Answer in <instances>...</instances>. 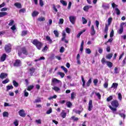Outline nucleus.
I'll return each mask as SVG.
<instances>
[{
  "label": "nucleus",
  "instance_id": "nucleus-43",
  "mask_svg": "<svg viewBox=\"0 0 126 126\" xmlns=\"http://www.w3.org/2000/svg\"><path fill=\"white\" fill-rule=\"evenodd\" d=\"M38 20L40 22H42V21H45V17H41L38 18Z\"/></svg>",
  "mask_w": 126,
  "mask_h": 126
},
{
  "label": "nucleus",
  "instance_id": "nucleus-48",
  "mask_svg": "<svg viewBox=\"0 0 126 126\" xmlns=\"http://www.w3.org/2000/svg\"><path fill=\"white\" fill-rule=\"evenodd\" d=\"M6 88H7V91H8V90H10V89H13V86H12V85L7 86L6 87Z\"/></svg>",
  "mask_w": 126,
  "mask_h": 126
},
{
  "label": "nucleus",
  "instance_id": "nucleus-2",
  "mask_svg": "<svg viewBox=\"0 0 126 126\" xmlns=\"http://www.w3.org/2000/svg\"><path fill=\"white\" fill-rule=\"evenodd\" d=\"M28 55V52L27 50H26V48L25 47L20 48L18 50V56L20 58H22V59H24L26 56Z\"/></svg>",
  "mask_w": 126,
  "mask_h": 126
},
{
  "label": "nucleus",
  "instance_id": "nucleus-58",
  "mask_svg": "<svg viewBox=\"0 0 126 126\" xmlns=\"http://www.w3.org/2000/svg\"><path fill=\"white\" fill-rule=\"evenodd\" d=\"M61 68L63 69L64 72H65L66 73V72H67V69H66V68H65L64 66H61Z\"/></svg>",
  "mask_w": 126,
  "mask_h": 126
},
{
  "label": "nucleus",
  "instance_id": "nucleus-49",
  "mask_svg": "<svg viewBox=\"0 0 126 126\" xmlns=\"http://www.w3.org/2000/svg\"><path fill=\"white\" fill-rule=\"evenodd\" d=\"M53 33L55 35V37H59V32L58 31H54Z\"/></svg>",
  "mask_w": 126,
  "mask_h": 126
},
{
  "label": "nucleus",
  "instance_id": "nucleus-25",
  "mask_svg": "<svg viewBox=\"0 0 126 126\" xmlns=\"http://www.w3.org/2000/svg\"><path fill=\"white\" fill-rule=\"evenodd\" d=\"M92 83V79L91 78H90L88 81L86 83V85L88 87H89V86H90V84H91V83Z\"/></svg>",
  "mask_w": 126,
  "mask_h": 126
},
{
  "label": "nucleus",
  "instance_id": "nucleus-37",
  "mask_svg": "<svg viewBox=\"0 0 126 126\" xmlns=\"http://www.w3.org/2000/svg\"><path fill=\"white\" fill-rule=\"evenodd\" d=\"M46 40L47 41H48V42H49V43H53V40H52V39H51V37H50V36H46Z\"/></svg>",
  "mask_w": 126,
  "mask_h": 126
},
{
  "label": "nucleus",
  "instance_id": "nucleus-33",
  "mask_svg": "<svg viewBox=\"0 0 126 126\" xmlns=\"http://www.w3.org/2000/svg\"><path fill=\"white\" fill-rule=\"evenodd\" d=\"M86 51V54H88V55H90L91 54V50L89 48H87L85 50Z\"/></svg>",
  "mask_w": 126,
  "mask_h": 126
},
{
  "label": "nucleus",
  "instance_id": "nucleus-47",
  "mask_svg": "<svg viewBox=\"0 0 126 126\" xmlns=\"http://www.w3.org/2000/svg\"><path fill=\"white\" fill-rule=\"evenodd\" d=\"M28 33V32L27 31H23L22 32V36L23 37H24V36H26V35H27Z\"/></svg>",
  "mask_w": 126,
  "mask_h": 126
},
{
  "label": "nucleus",
  "instance_id": "nucleus-9",
  "mask_svg": "<svg viewBox=\"0 0 126 126\" xmlns=\"http://www.w3.org/2000/svg\"><path fill=\"white\" fill-rule=\"evenodd\" d=\"M91 30L92 31L91 32V35L92 36H94V35H95V33H96V31H95V30L94 29V26H92Z\"/></svg>",
  "mask_w": 126,
  "mask_h": 126
},
{
  "label": "nucleus",
  "instance_id": "nucleus-6",
  "mask_svg": "<svg viewBox=\"0 0 126 126\" xmlns=\"http://www.w3.org/2000/svg\"><path fill=\"white\" fill-rule=\"evenodd\" d=\"M69 20L71 23H72V24H74L75 23V20H76V17L71 16L69 17Z\"/></svg>",
  "mask_w": 126,
  "mask_h": 126
},
{
  "label": "nucleus",
  "instance_id": "nucleus-63",
  "mask_svg": "<svg viewBox=\"0 0 126 126\" xmlns=\"http://www.w3.org/2000/svg\"><path fill=\"white\" fill-rule=\"evenodd\" d=\"M114 72L115 73H118L119 72V69L118 67H115L114 68Z\"/></svg>",
  "mask_w": 126,
  "mask_h": 126
},
{
  "label": "nucleus",
  "instance_id": "nucleus-26",
  "mask_svg": "<svg viewBox=\"0 0 126 126\" xmlns=\"http://www.w3.org/2000/svg\"><path fill=\"white\" fill-rule=\"evenodd\" d=\"M123 32H124V27H120V29L118 30V33H119V34H122V33H123Z\"/></svg>",
  "mask_w": 126,
  "mask_h": 126
},
{
  "label": "nucleus",
  "instance_id": "nucleus-31",
  "mask_svg": "<svg viewBox=\"0 0 126 126\" xmlns=\"http://www.w3.org/2000/svg\"><path fill=\"white\" fill-rule=\"evenodd\" d=\"M85 31H86V30H84L81 31V32L77 34V38H79V37H80V35H81L82 33H84V32H85Z\"/></svg>",
  "mask_w": 126,
  "mask_h": 126
},
{
  "label": "nucleus",
  "instance_id": "nucleus-50",
  "mask_svg": "<svg viewBox=\"0 0 126 126\" xmlns=\"http://www.w3.org/2000/svg\"><path fill=\"white\" fill-rule=\"evenodd\" d=\"M40 102H41V98H38L35 100L33 103H40Z\"/></svg>",
  "mask_w": 126,
  "mask_h": 126
},
{
  "label": "nucleus",
  "instance_id": "nucleus-22",
  "mask_svg": "<svg viewBox=\"0 0 126 126\" xmlns=\"http://www.w3.org/2000/svg\"><path fill=\"white\" fill-rule=\"evenodd\" d=\"M7 15V12H0V17H3Z\"/></svg>",
  "mask_w": 126,
  "mask_h": 126
},
{
  "label": "nucleus",
  "instance_id": "nucleus-59",
  "mask_svg": "<svg viewBox=\"0 0 126 126\" xmlns=\"http://www.w3.org/2000/svg\"><path fill=\"white\" fill-rule=\"evenodd\" d=\"M65 32H66V33H68V34L70 33V29L66 28L65 29Z\"/></svg>",
  "mask_w": 126,
  "mask_h": 126
},
{
  "label": "nucleus",
  "instance_id": "nucleus-20",
  "mask_svg": "<svg viewBox=\"0 0 126 126\" xmlns=\"http://www.w3.org/2000/svg\"><path fill=\"white\" fill-rule=\"evenodd\" d=\"M15 6H16L17 8H21L22 6L21 4L19 2H16L14 3Z\"/></svg>",
  "mask_w": 126,
  "mask_h": 126
},
{
  "label": "nucleus",
  "instance_id": "nucleus-34",
  "mask_svg": "<svg viewBox=\"0 0 126 126\" xmlns=\"http://www.w3.org/2000/svg\"><path fill=\"white\" fill-rule=\"evenodd\" d=\"M13 84L14 85V86H15V87H18V86L19 85V84H18V83H17V82H16L15 80H14L13 81Z\"/></svg>",
  "mask_w": 126,
  "mask_h": 126
},
{
  "label": "nucleus",
  "instance_id": "nucleus-3",
  "mask_svg": "<svg viewBox=\"0 0 126 126\" xmlns=\"http://www.w3.org/2000/svg\"><path fill=\"white\" fill-rule=\"evenodd\" d=\"M32 44L36 47L38 50H41V48L43 47V43L37 39L33 40L32 41Z\"/></svg>",
  "mask_w": 126,
  "mask_h": 126
},
{
  "label": "nucleus",
  "instance_id": "nucleus-46",
  "mask_svg": "<svg viewBox=\"0 0 126 126\" xmlns=\"http://www.w3.org/2000/svg\"><path fill=\"white\" fill-rule=\"evenodd\" d=\"M113 57L112 54H109L106 56V59L110 60Z\"/></svg>",
  "mask_w": 126,
  "mask_h": 126
},
{
  "label": "nucleus",
  "instance_id": "nucleus-57",
  "mask_svg": "<svg viewBox=\"0 0 126 126\" xmlns=\"http://www.w3.org/2000/svg\"><path fill=\"white\" fill-rule=\"evenodd\" d=\"M111 100H113V96L112 95H110L109 97H108L107 98V102H110V101H111Z\"/></svg>",
  "mask_w": 126,
  "mask_h": 126
},
{
  "label": "nucleus",
  "instance_id": "nucleus-16",
  "mask_svg": "<svg viewBox=\"0 0 126 126\" xmlns=\"http://www.w3.org/2000/svg\"><path fill=\"white\" fill-rule=\"evenodd\" d=\"M106 63L107 66H108V67H109L110 68H111V67H113V63L112 62H110L109 61H106Z\"/></svg>",
  "mask_w": 126,
  "mask_h": 126
},
{
  "label": "nucleus",
  "instance_id": "nucleus-60",
  "mask_svg": "<svg viewBox=\"0 0 126 126\" xmlns=\"http://www.w3.org/2000/svg\"><path fill=\"white\" fill-rule=\"evenodd\" d=\"M39 4L40 6H44V2L43 1V0H39Z\"/></svg>",
  "mask_w": 126,
  "mask_h": 126
},
{
  "label": "nucleus",
  "instance_id": "nucleus-64",
  "mask_svg": "<svg viewBox=\"0 0 126 126\" xmlns=\"http://www.w3.org/2000/svg\"><path fill=\"white\" fill-rule=\"evenodd\" d=\"M14 125L15 126H18V121L17 120H15L14 122Z\"/></svg>",
  "mask_w": 126,
  "mask_h": 126
},
{
  "label": "nucleus",
  "instance_id": "nucleus-27",
  "mask_svg": "<svg viewBox=\"0 0 126 126\" xmlns=\"http://www.w3.org/2000/svg\"><path fill=\"white\" fill-rule=\"evenodd\" d=\"M60 2L64 6H66V5H67V2L63 0H61Z\"/></svg>",
  "mask_w": 126,
  "mask_h": 126
},
{
  "label": "nucleus",
  "instance_id": "nucleus-5",
  "mask_svg": "<svg viewBox=\"0 0 126 126\" xmlns=\"http://www.w3.org/2000/svg\"><path fill=\"white\" fill-rule=\"evenodd\" d=\"M21 61L20 60H16L14 63V66H20L21 65Z\"/></svg>",
  "mask_w": 126,
  "mask_h": 126
},
{
  "label": "nucleus",
  "instance_id": "nucleus-30",
  "mask_svg": "<svg viewBox=\"0 0 126 126\" xmlns=\"http://www.w3.org/2000/svg\"><path fill=\"white\" fill-rule=\"evenodd\" d=\"M52 89H53V90L56 91V92H59V91H60V88L57 86H55L54 87L52 88Z\"/></svg>",
  "mask_w": 126,
  "mask_h": 126
},
{
  "label": "nucleus",
  "instance_id": "nucleus-23",
  "mask_svg": "<svg viewBox=\"0 0 126 126\" xmlns=\"http://www.w3.org/2000/svg\"><path fill=\"white\" fill-rule=\"evenodd\" d=\"M83 46H84V41L82 40L80 48V51L81 52H82V51H83Z\"/></svg>",
  "mask_w": 126,
  "mask_h": 126
},
{
  "label": "nucleus",
  "instance_id": "nucleus-40",
  "mask_svg": "<svg viewBox=\"0 0 126 126\" xmlns=\"http://www.w3.org/2000/svg\"><path fill=\"white\" fill-rule=\"evenodd\" d=\"M33 88H34V86L31 85L28 87L27 90H28V91H31Z\"/></svg>",
  "mask_w": 126,
  "mask_h": 126
},
{
  "label": "nucleus",
  "instance_id": "nucleus-36",
  "mask_svg": "<svg viewBox=\"0 0 126 126\" xmlns=\"http://www.w3.org/2000/svg\"><path fill=\"white\" fill-rule=\"evenodd\" d=\"M113 20V19L112 18H109L108 20V26H110L111 25V23H112V21Z\"/></svg>",
  "mask_w": 126,
  "mask_h": 126
},
{
  "label": "nucleus",
  "instance_id": "nucleus-51",
  "mask_svg": "<svg viewBox=\"0 0 126 126\" xmlns=\"http://www.w3.org/2000/svg\"><path fill=\"white\" fill-rule=\"evenodd\" d=\"M82 81L83 82V87H85V80H84V78H83V77H82Z\"/></svg>",
  "mask_w": 126,
  "mask_h": 126
},
{
  "label": "nucleus",
  "instance_id": "nucleus-29",
  "mask_svg": "<svg viewBox=\"0 0 126 126\" xmlns=\"http://www.w3.org/2000/svg\"><path fill=\"white\" fill-rule=\"evenodd\" d=\"M76 96V93H72L71 94V99H72V100H73V99H74V98H75V97Z\"/></svg>",
  "mask_w": 126,
  "mask_h": 126
},
{
  "label": "nucleus",
  "instance_id": "nucleus-4",
  "mask_svg": "<svg viewBox=\"0 0 126 126\" xmlns=\"http://www.w3.org/2000/svg\"><path fill=\"white\" fill-rule=\"evenodd\" d=\"M5 51L6 53H10L11 51V44H8L5 46Z\"/></svg>",
  "mask_w": 126,
  "mask_h": 126
},
{
  "label": "nucleus",
  "instance_id": "nucleus-7",
  "mask_svg": "<svg viewBox=\"0 0 126 126\" xmlns=\"http://www.w3.org/2000/svg\"><path fill=\"white\" fill-rule=\"evenodd\" d=\"M18 113L20 117H24L26 116V114H25V111L23 109L20 110Z\"/></svg>",
  "mask_w": 126,
  "mask_h": 126
},
{
  "label": "nucleus",
  "instance_id": "nucleus-54",
  "mask_svg": "<svg viewBox=\"0 0 126 126\" xmlns=\"http://www.w3.org/2000/svg\"><path fill=\"white\" fill-rule=\"evenodd\" d=\"M119 115L120 116V117H121V118H123L124 120H125V119H126V115L124 113H120Z\"/></svg>",
  "mask_w": 126,
  "mask_h": 126
},
{
  "label": "nucleus",
  "instance_id": "nucleus-12",
  "mask_svg": "<svg viewBox=\"0 0 126 126\" xmlns=\"http://www.w3.org/2000/svg\"><path fill=\"white\" fill-rule=\"evenodd\" d=\"M118 86L119 84L117 83H113L111 87V88H113V89H117V88H118Z\"/></svg>",
  "mask_w": 126,
  "mask_h": 126
},
{
  "label": "nucleus",
  "instance_id": "nucleus-14",
  "mask_svg": "<svg viewBox=\"0 0 126 126\" xmlns=\"http://www.w3.org/2000/svg\"><path fill=\"white\" fill-rule=\"evenodd\" d=\"M6 59V54H4L0 58V62H4Z\"/></svg>",
  "mask_w": 126,
  "mask_h": 126
},
{
  "label": "nucleus",
  "instance_id": "nucleus-32",
  "mask_svg": "<svg viewBox=\"0 0 126 126\" xmlns=\"http://www.w3.org/2000/svg\"><path fill=\"white\" fill-rule=\"evenodd\" d=\"M2 115H3V117L4 118L6 117V118H7L8 117V113L7 112H3V113H2Z\"/></svg>",
  "mask_w": 126,
  "mask_h": 126
},
{
  "label": "nucleus",
  "instance_id": "nucleus-11",
  "mask_svg": "<svg viewBox=\"0 0 126 126\" xmlns=\"http://www.w3.org/2000/svg\"><path fill=\"white\" fill-rule=\"evenodd\" d=\"M66 37V34L65 33V32L64 31H63L62 41H64L65 40Z\"/></svg>",
  "mask_w": 126,
  "mask_h": 126
},
{
  "label": "nucleus",
  "instance_id": "nucleus-52",
  "mask_svg": "<svg viewBox=\"0 0 126 126\" xmlns=\"http://www.w3.org/2000/svg\"><path fill=\"white\" fill-rule=\"evenodd\" d=\"M123 98V96H122V94L119 93L118 94V99L120 100V101H122V99Z\"/></svg>",
  "mask_w": 126,
  "mask_h": 126
},
{
  "label": "nucleus",
  "instance_id": "nucleus-39",
  "mask_svg": "<svg viewBox=\"0 0 126 126\" xmlns=\"http://www.w3.org/2000/svg\"><path fill=\"white\" fill-rule=\"evenodd\" d=\"M58 74V75H60L62 78H63V77H64V74L63 72H59Z\"/></svg>",
  "mask_w": 126,
  "mask_h": 126
},
{
  "label": "nucleus",
  "instance_id": "nucleus-35",
  "mask_svg": "<svg viewBox=\"0 0 126 126\" xmlns=\"http://www.w3.org/2000/svg\"><path fill=\"white\" fill-rule=\"evenodd\" d=\"M82 20L83 24H86V23H87V20L85 18L83 17L82 18Z\"/></svg>",
  "mask_w": 126,
  "mask_h": 126
},
{
  "label": "nucleus",
  "instance_id": "nucleus-62",
  "mask_svg": "<svg viewBox=\"0 0 126 126\" xmlns=\"http://www.w3.org/2000/svg\"><path fill=\"white\" fill-rule=\"evenodd\" d=\"M126 27V23H122L120 24V27Z\"/></svg>",
  "mask_w": 126,
  "mask_h": 126
},
{
  "label": "nucleus",
  "instance_id": "nucleus-56",
  "mask_svg": "<svg viewBox=\"0 0 126 126\" xmlns=\"http://www.w3.org/2000/svg\"><path fill=\"white\" fill-rule=\"evenodd\" d=\"M52 112H53V111L52 110V108H50L47 112H46V114L47 115H50V114H51L52 113Z\"/></svg>",
  "mask_w": 126,
  "mask_h": 126
},
{
  "label": "nucleus",
  "instance_id": "nucleus-18",
  "mask_svg": "<svg viewBox=\"0 0 126 126\" xmlns=\"http://www.w3.org/2000/svg\"><path fill=\"white\" fill-rule=\"evenodd\" d=\"M61 116L63 119H64V118L66 117V113L64 112V110L62 111V113H61Z\"/></svg>",
  "mask_w": 126,
  "mask_h": 126
},
{
  "label": "nucleus",
  "instance_id": "nucleus-53",
  "mask_svg": "<svg viewBox=\"0 0 126 126\" xmlns=\"http://www.w3.org/2000/svg\"><path fill=\"white\" fill-rule=\"evenodd\" d=\"M112 7H113V8H118V5L116 4V3H112Z\"/></svg>",
  "mask_w": 126,
  "mask_h": 126
},
{
  "label": "nucleus",
  "instance_id": "nucleus-38",
  "mask_svg": "<svg viewBox=\"0 0 126 126\" xmlns=\"http://www.w3.org/2000/svg\"><path fill=\"white\" fill-rule=\"evenodd\" d=\"M24 93L25 97H28V96L29 95V93H28V92H27V90H25L24 91Z\"/></svg>",
  "mask_w": 126,
  "mask_h": 126
},
{
  "label": "nucleus",
  "instance_id": "nucleus-10",
  "mask_svg": "<svg viewBox=\"0 0 126 126\" xmlns=\"http://www.w3.org/2000/svg\"><path fill=\"white\" fill-rule=\"evenodd\" d=\"M102 6L103 9H109L110 8V5L108 4L103 3Z\"/></svg>",
  "mask_w": 126,
  "mask_h": 126
},
{
  "label": "nucleus",
  "instance_id": "nucleus-42",
  "mask_svg": "<svg viewBox=\"0 0 126 126\" xmlns=\"http://www.w3.org/2000/svg\"><path fill=\"white\" fill-rule=\"evenodd\" d=\"M9 81V79H6L4 81H2V83L3 84H6V83H8Z\"/></svg>",
  "mask_w": 126,
  "mask_h": 126
},
{
  "label": "nucleus",
  "instance_id": "nucleus-19",
  "mask_svg": "<svg viewBox=\"0 0 126 126\" xmlns=\"http://www.w3.org/2000/svg\"><path fill=\"white\" fill-rule=\"evenodd\" d=\"M38 14H39V12H38L37 11H34L32 13V17H36V16H37V15H38Z\"/></svg>",
  "mask_w": 126,
  "mask_h": 126
},
{
  "label": "nucleus",
  "instance_id": "nucleus-15",
  "mask_svg": "<svg viewBox=\"0 0 126 126\" xmlns=\"http://www.w3.org/2000/svg\"><path fill=\"white\" fill-rule=\"evenodd\" d=\"M52 81L53 83H62V82L58 80L57 78L52 79Z\"/></svg>",
  "mask_w": 126,
  "mask_h": 126
},
{
  "label": "nucleus",
  "instance_id": "nucleus-28",
  "mask_svg": "<svg viewBox=\"0 0 126 126\" xmlns=\"http://www.w3.org/2000/svg\"><path fill=\"white\" fill-rule=\"evenodd\" d=\"M108 29H109V26L108 25H106L104 29V32L105 34H108Z\"/></svg>",
  "mask_w": 126,
  "mask_h": 126
},
{
  "label": "nucleus",
  "instance_id": "nucleus-13",
  "mask_svg": "<svg viewBox=\"0 0 126 126\" xmlns=\"http://www.w3.org/2000/svg\"><path fill=\"white\" fill-rule=\"evenodd\" d=\"M7 76V74L5 73H1L0 75V78L1 79H3V78H5Z\"/></svg>",
  "mask_w": 126,
  "mask_h": 126
},
{
  "label": "nucleus",
  "instance_id": "nucleus-8",
  "mask_svg": "<svg viewBox=\"0 0 126 126\" xmlns=\"http://www.w3.org/2000/svg\"><path fill=\"white\" fill-rule=\"evenodd\" d=\"M93 108V104H92V100H90L89 102L88 110L91 111Z\"/></svg>",
  "mask_w": 126,
  "mask_h": 126
},
{
  "label": "nucleus",
  "instance_id": "nucleus-61",
  "mask_svg": "<svg viewBox=\"0 0 126 126\" xmlns=\"http://www.w3.org/2000/svg\"><path fill=\"white\" fill-rule=\"evenodd\" d=\"M71 119H72V120H73L75 122H77V121H78V118L75 117L74 116L72 117Z\"/></svg>",
  "mask_w": 126,
  "mask_h": 126
},
{
  "label": "nucleus",
  "instance_id": "nucleus-44",
  "mask_svg": "<svg viewBox=\"0 0 126 126\" xmlns=\"http://www.w3.org/2000/svg\"><path fill=\"white\" fill-rule=\"evenodd\" d=\"M66 105L68 107V108H70L72 104H71V102H70V101H68L66 102Z\"/></svg>",
  "mask_w": 126,
  "mask_h": 126
},
{
  "label": "nucleus",
  "instance_id": "nucleus-24",
  "mask_svg": "<svg viewBox=\"0 0 126 126\" xmlns=\"http://www.w3.org/2000/svg\"><path fill=\"white\" fill-rule=\"evenodd\" d=\"M30 73L31 75H32V74H33V73H34V71H35V68L32 67L29 70Z\"/></svg>",
  "mask_w": 126,
  "mask_h": 126
},
{
  "label": "nucleus",
  "instance_id": "nucleus-45",
  "mask_svg": "<svg viewBox=\"0 0 126 126\" xmlns=\"http://www.w3.org/2000/svg\"><path fill=\"white\" fill-rule=\"evenodd\" d=\"M115 11L116 12V14H117V15H120V14H121V12L120 11V10H119V8H116Z\"/></svg>",
  "mask_w": 126,
  "mask_h": 126
},
{
  "label": "nucleus",
  "instance_id": "nucleus-55",
  "mask_svg": "<svg viewBox=\"0 0 126 126\" xmlns=\"http://www.w3.org/2000/svg\"><path fill=\"white\" fill-rule=\"evenodd\" d=\"M13 23H14V21H13V20H11L10 21V23L8 24L9 26H12V25H13Z\"/></svg>",
  "mask_w": 126,
  "mask_h": 126
},
{
  "label": "nucleus",
  "instance_id": "nucleus-41",
  "mask_svg": "<svg viewBox=\"0 0 126 126\" xmlns=\"http://www.w3.org/2000/svg\"><path fill=\"white\" fill-rule=\"evenodd\" d=\"M94 94L97 96L98 99H101V94L99 93L95 92Z\"/></svg>",
  "mask_w": 126,
  "mask_h": 126
},
{
  "label": "nucleus",
  "instance_id": "nucleus-17",
  "mask_svg": "<svg viewBox=\"0 0 126 126\" xmlns=\"http://www.w3.org/2000/svg\"><path fill=\"white\" fill-rule=\"evenodd\" d=\"M91 7H92V6L89 5L85 6L83 8V10L84 11L87 12L89 10V8H91Z\"/></svg>",
  "mask_w": 126,
  "mask_h": 126
},
{
  "label": "nucleus",
  "instance_id": "nucleus-21",
  "mask_svg": "<svg viewBox=\"0 0 126 126\" xmlns=\"http://www.w3.org/2000/svg\"><path fill=\"white\" fill-rule=\"evenodd\" d=\"M77 63L78 64H80V55L78 54L77 55Z\"/></svg>",
  "mask_w": 126,
  "mask_h": 126
},
{
  "label": "nucleus",
  "instance_id": "nucleus-1",
  "mask_svg": "<svg viewBox=\"0 0 126 126\" xmlns=\"http://www.w3.org/2000/svg\"><path fill=\"white\" fill-rule=\"evenodd\" d=\"M111 105H109V108L112 111L113 114H117V108L119 107L120 104L119 103V101L115 100H113L111 102Z\"/></svg>",
  "mask_w": 126,
  "mask_h": 126
}]
</instances>
